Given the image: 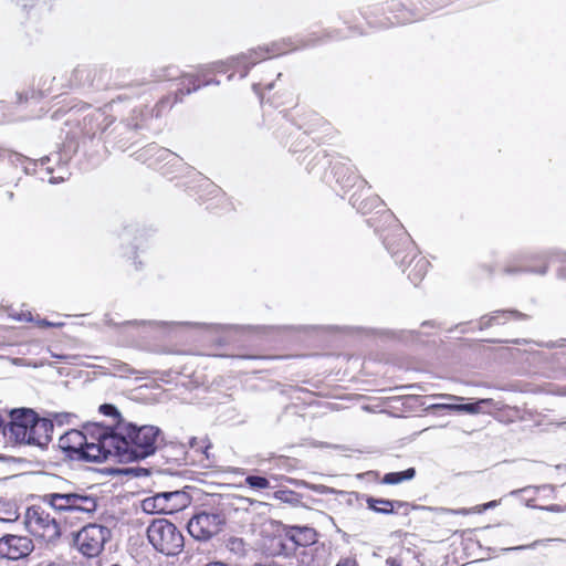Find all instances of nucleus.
I'll use <instances>...</instances> for the list:
<instances>
[{
	"mask_svg": "<svg viewBox=\"0 0 566 566\" xmlns=\"http://www.w3.org/2000/svg\"><path fill=\"white\" fill-rule=\"evenodd\" d=\"M238 357L248 358V359H254V358H258L259 356H255V355H238Z\"/></svg>",
	"mask_w": 566,
	"mask_h": 566,
	"instance_id": "obj_43",
	"label": "nucleus"
},
{
	"mask_svg": "<svg viewBox=\"0 0 566 566\" xmlns=\"http://www.w3.org/2000/svg\"><path fill=\"white\" fill-rule=\"evenodd\" d=\"M353 205L357 207L363 213H366L370 208L377 206L380 202V199L377 196H374L369 198L366 202L365 201H358V197L356 195H353Z\"/></svg>",
	"mask_w": 566,
	"mask_h": 566,
	"instance_id": "obj_29",
	"label": "nucleus"
},
{
	"mask_svg": "<svg viewBox=\"0 0 566 566\" xmlns=\"http://www.w3.org/2000/svg\"><path fill=\"white\" fill-rule=\"evenodd\" d=\"M242 67L235 56L229 57L226 61L212 63L210 66L198 70L196 73H187L180 77L179 88L175 93V103L182 101L184 96L196 92L202 86L211 84H219L214 80L217 74H228V78H232L235 74L241 76Z\"/></svg>",
	"mask_w": 566,
	"mask_h": 566,
	"instance_id": "obj_3",
	"label": "nucleus"
},
{
	"mask_svg": "<svg viewBox=\"0 0 566 566\" xmlns=\"http://www.w3.org/2000/svg\"><path fill=\"white\" fill-rule=\"evenodd\" d=\"M333 174L336 182L343 190L347 191L354 187H367L370 189V186L358 175L355 166L350 163H336L333 166Z\"/></svg>",
	"mask_w": 566,
	"mask_h": 566,
	"instance_id": "obj_14",
	"label": "nucleus"
},
{
	"mask_svg": "<svg viewBox=\"0 0 566 566\" xmlns=\"http://www.w3.org/2000/svg\"><path fill=\"white\" fill-rule=\"evenodd\" d=\"M227 547L238 556H243L245 554V544L241 538H230Z\"/></svg>",
	"mask_w": 566,
	"mask_h": 566,
	"instance_id": "obj_31",
	"label": "nucleus"
},
{
	"mask_svg": "<svg viewBox=\"0 0 566 566\" xmlns=\"http://www.w3.org/2000/svg\"><path fill=\"white\" fill-rule=\"evenodd\" d=\"M103 473L107 475H112L114 478H118L120 481H128L133 479L145 478L150 474L148 469L144 468H125V469H104Z\"/></svg>",
	"mask_w": 566,
	"mask_h": 566,
	"instance_id": "obj_19",
	"label": "nucleus"
},
{
	"mask_svg": "<svg viewBox=\"0 0 566 566\" xmlns=\"http://www.w3.org/2000/svg\"><path fill=\"white\" fill-rule=\"evenodd\" d=\"M551 511H557V507L556 506H552Z\"/></svg>",
	"mask_w": 566,
	"mask_h": 566,
	"instance_id": "obj_47",
	"label": "nucleus"
},
{
	"mask_svg": "<svg viewBox=\"0 0 566 566\" xmlns=\"http://www.w3.org/2000/svg\"><path fill=\"white\" fill-rule=\"evenodd\" d=\"M296 49L297 46L294 45L290 39H282L270 44L259 45L237 55L235 61H239V64L242 67L241 77H244L254 65L263 61L293 52Z\"/></svg>",
	"mask_w": 566,
	"mask_h": 566,
	"instance_id": "obj_5",
	"label": "nucleus"
},
{
	"mask_svg": "<svg viewBox=\"0 0 566 566\" xmlns=\"http://www.w3.org/2000/svg\"><path fill=\"white\" fill-rule=\"evenodd\" d=\"M24 524L33 536L46 543H54L61 535L56 517L50 516L41 506L33 505L27 510Z\"/></svg>",
	"mask_w": 566,
	"mask_h": 566,
	"instance_id": "obj_6",
	"label": "nucleus"
},
{
	"mask_svg": "<svg viewBox=\"0 0 566 566\" xmlns=\"http://www.w3.org/2000/svg\"><path fill=\"white\" fill-rule=\"evenodd\" d=\"M415 469L409 468L401 472H390L384 475L381 482L385 484H398L415 476Z\"/></svg>",
	"mask_w": 566,
	"mask_h": 566,
	"instance_id": "obj_24",
	"label": "nucleus"
},
{
	"mask_svg": "<svg viewBox=\"0 0 566 566\" xmlns=\"http://www.w3.org/2000/svg\"><path fill=\"white\" fill-rule=\"evenodd\" d=\"M496 505H497V502H496V501H491V502H489V503L483 504V506H482V511H485V510H489V509L495 507ZM479 512H481V510H479Z\"/></svg>",
	"mask_w": 566,
	"mask_h": 566,
	"instance_id": "obj_38",
	"label": "nucleus"
},
{
	"mask_svg": "<svg viewBox=\"0 0 566 566\" xmlns=\"http://www.w3.org/2000/svg\"><path fill=\"white\" fill-rule=\"evenodd\" d=\"M163 497L166 500L175 499L177 501V503L174 505V507H171V511L186 507L189 503L188 495L185 492H180V491L163 493Z\"/></svg>",
	"mask_w": 566,
	"mask_h": 566,
	"instance_id": "obj_26",
	"label": "nucleus"
},
{
	"mask_svg": "<svg viewBox=\"0 0 566 566\" xmlns=\"http://www.w3.org/2000/svg\"><path fill=\"white\" fill-rule=\"evenodd\" d=\"M344 22L347 24L348 31L352 34H357V35L366 34L365 29L360 24L356 23V19H355L354 14L346 17Z\"/></svg>",
	"mask_w": 566,
	"mask_h": 566,
	"instance_id": "obj_33",
	"label": "nucleus"
},
{
	"mask_svg": "<svg viewBox=\"0 0 566 566\" xmlns=\"http://www.w3.org/2000/svg\"><path fill=\"white\" fill-rule=\"evenodd\" d=\"M164 441L161 430L155 426H136L119 421L115 426L87 422L73 429V453L83 460H144L155 454Z\"/></svg>",
	"mask_w": 566,
	"mask_h": 566,
	"instance_id": "obj_1",
	"label": "nucleus"
},
{
	"mask_svg": "<svg viewBox=\"0 0 566 566\" xmlns=\"http://www.w3.org/2000/svg\"><path fill=\"white\" fill-rule=\"evenodd\" d=\"M147 538L157 552L167 556L180 554L185 546L181 531L166 518H157L150 523Z\"/></svg>",
	"mask_w": 566,
	"mask_h": 566,
	"instance_id": "obj_4",
	"label": "nucleus"
},
{
	"mask_svg": "<svg viewBox=\"0 0 566 566\" xmlns=\"http://www.w3.org/2000/svg\"><path fill=\"white\" fill-rule=\"evenodd\" d=\"M71 172L65 169L63 174H61V176H54L52 175L51 178H50V181L51 182H60V181H64V180H67L69 177H70Z\"/></svg>",
	"mask_w": 566,
	"mask_h": 566,
	"instance_id": "obj_36",
	"label": "nucleus"
},
{
	"mask_svg": "<svg viewBox=\"0 0 566 566\" xmlns=\"http://www.w3.org/2000/svg\"><path fill=\"white\" fill-rule=\"evenodd\" d=\"M98 411L106 417L116 418L117 419L116 423H118L119 421H124L122 419L119 411L117 410V408L114 405L103 403L99 406Z\"/></svg>",
	"mask_w": 566,
	"mask_h": 566,
	"instance_id": "obj_32",
	"label": "nucleus"
},
{
	"mask_svg": "<svg viewBox=\"0 0 566 566\" xmlns=\"http://www.w3.org/2000/svg\"><path fill=\"white\" fill-rule=\"evenodd\" d=\"M436 9L432 0H390L386 8H369L363 15L370 29H389L415 22Z\"/></svg>",
	"mask_w": 566,
	"mask_h": 566,
	"instance_id": "obj_2",
	"label": "nucleus"
},
{
	"mask_svg": "<svg viewBox=\"0 0 566 566\" xmlns=\"http://www.w3.org/2000/svg\"><path fill=\"white\" fill-rule=\"evenodd\" d=\"M490 401H491L490 399H482V400H480L478 402H473V403L455 405V406H453V409L459 410V411H465L469 413H476L480 411V403H489Z\"/></svg>",
	"mask_w": 566,
	"mask_h": 566,
	"instance_id": "obj_30",
	"label": "nucleus"
},
{
	"mask_svg": "<svg viewBox=\"0 0 566 566\" xmlns=\"http://www.w3.org/2000/svg\"><path fill=\"white\" fill-rule=\"evenodd\" d=\"M52 421L45 418H41L38 415V419L29 431V437H27L23 444L35 446L44 449L52 440Z\"/></svg>",
	"mask_w": 566,
	"mask_h": 566,
	"instance_id": "obj_15",
	"label": "nucleus"
},
{
	"mask_svg": "<svg viewBox=\"0 0 566 566\" xmlns=\"http://www.w3.org/2000/svg\"><path fill=\"white\" fill-rule=\"evenodd\" d=\"M109 535L111 532L107 527L88 524L77 532L73 542L84 556L94 557L102 552Z\"/></svg>",
	"mask_w": 566,
	"mask_h": 566,
	"instance_id": "obj_8",
	"label": "nucleus"
},
{
	"mask_svg": "<svg viewBox=\"0 0 566 566\" xmlns=\"http://www.w3.org/2000/svg\"><path fill=\"white\" fill-rule=\"evenodd\" d=\"M254 566H281V565L275 562H264V563L255 564Z\"/></svg>",
	"mask_w": 566,
	"mask_h": 566,
	"instance_id": "obj_40",
	"label": "nucleus"
},
{
	"mask_svg": "<svg viewBox=\"0 0 566 566\" xmlns=\"http://www.w3.org/2000/svg\"><path fill=\"white\" fill-rule=\"evenodd\" d=\"M336 566H358V564L355 559L345 558L339 560Z\"/></svg>",
	"mask_w": 566,
	"mask_h": 566,
	"instance_id": "obj_37",
	"label": "nucleus"
},
{
	"mask_svg": "<svg viewBox=\"0 0 566 566\" xmlns=\"http://www.w3.org/2000/svg\"><path fill=\"white\" fill-rule=\"evenodd\" d=\"M386 563L388 566H401V564L398 560H396L395 558H388L386 560Z\"/></svg>",
	"mask_w": 566,
	"mask_h": 566,
	"instance_id": "obj_39",
	"label": "nucleus"
},
{
	"mask_svg": "<svg viewBox=\"0 0 566 566\" xmlns=\"http://www.w3.org/2000/svg\"><path fill=\"white\" fill-rule=\"evenodd\" d=\"M448 398L451 399V400H454V401L463 400V398L459 397V396H448Z\"/></svg>",
	"mask_w": 566,
	"mask_h": 566,
	"instance_id": "obj_45",
	"label": "nucleus"
},
{
	"mask_svg": "<svg viewBox=\"0 0 566 566\" xmlns=\"http://www.w3.org/2000/svg\"><path fill=\"white\" fill-rule=\"evenodd\" d=\"M535 545H536V542H534L531 545H521V546L514 547L513 549H527V548L534 547Z\"/></svg>",
	"mask_w": 566,
	"mask_h": 566,
	"instance_id": "obj_41",
	"label": "nucleus"
},
{
	"mask_svg": "<svg viewBox=\"0 0 566 566\" xmlns=\"http://www.w3.org/2000/svg\"><path fill=\"white\" fill-rule=\"evenodd\" d=\"M213 444L208 436H199L193 437L189 441V451L188 454L192 458H198L199 460H209L214 457Z\"/></svg>",
	"mask_w": 566,
	"mask_h": 566,
	"instance_id": "obj_16",
	"label": "nucleus"
},
{
	"mask_svg": "<svg viewBox=\"0 0 566 566\" xmlns=\"http://www.w3.org/2000/svg\"><path fill=\"white\" fill-rule=\"evenodd\" d=\"M367 505L370 510L377 513L389 514L392 513L395 509H400L407 504L401 501L368 497Z\"/></svg>",
	"mask_w": 566,
	"mask_h": 566,
	"instance_id": "obj_20",
	"label": "nucleus"
},
{
	"mask_svg": "<svg viewBox=\"0 0 566 566\" xmlns=\"http://www.w3.org/2000/svg\"><path fill=\"white\" fill-rule=\"evenodd\" d=\"M224 524L219 513L201 512L191 517L187 524L189 534L198 541H208L217 535Z\"/></svg>",
	"mask_w": 566,
	"mask_h": 566,
	"instance_id": "obj_9",
	"label": "nucleus"
},
{
	"mask_svg": "<svg viewBox=\"0 0 566 566\" xmlns=\"http://www.w3.org/2000/svg\"><path fill=\"white\" fill-rule=\"evenodd\" d=\"M245 483L254 490H264L271 488L270 481L266 478L259 475H248L245 478Z\"/></svg>",
	"mask_w": 566,
	"mask_h": 566,
	"instance_id": "obj_27",
	"label": "nucleus"
},
{
	"mask_svg": "<svg viewBox=\"0 0 566 566\" xmlns=\"http://www.w3.org/2000/svg\"><path fill=\"white\" fill-rule=\"evenodd\" d=\"M18 505L13 501L0 500V522L12 523L19 518Z\"/></svg>",
	"mask_w": 566,
	"mask_h": 566,
	"instance_id": "obj_21",
	"label": "nucleus"
},
{
	"mask_svg": "<svg viewBox=\"0 0 566 566\" xmlns=\"http://www.w3.org/2000/svg\"><path fill=\"white\" fill-rule=\"evenodd\" d=\"M525 318L526 315L516 310L495 311L490 316V324H500L507 321H522Z\"/></svg>",
	"mask_w": 566,
	"mask_h": 566,
	"instance_id": "obj_22",
	"label": "nucleus"
},
{
	"mask_svg": "<svg viewBox=\"0 0 566 566\" xmlns=\"http://www.w3.org/2000/svg\"><path fill=\"white\" fill-rule=\"evenodd\" d=\"M163 497V494L157 495L155 497H147L142 502V509L146 513H155L157 511H164L165 507L158 506L157 502L160 501Z\"/></svg>",
	"mask_w": 566,
	"mask_h": 566,
	"instance_id": "obj_28",
	"label": "nucleus"
},
{
	"mask_svg": "<svg viewBox=\"0 0 566 566\" xmlns=\"http://www.w3.org/2000/svg\"><path fill=\"white\" fill-rule=\"evenodd\" d=\"M259 94L261 103H268L275 108L295 103L293 92L277 82L266 85Z\"/></svg>",
	"mask_w": 566,
	"mask_h": 566,
	"instance_id": "obj_13",
	"label": "nucleus"
},
{
	"mask_svg": "<svg viewBox=\"0 0 566 566\" xmlns=\"http://www.w3.org/2000/svg\"><path fill=\"white\" fill-rule=\"evenodd\" d=\"M325 155H321L319 153L311 156V158L308 159V161L306 163V169L308 172H312L315 168V166L321 161L322 158H324Z\"/></svg>",
	"mask_w": 566,
	"mask_h": 566,
	"instance_id": "obj_35",
	"label": "nucleus"
},
{
	"mask_svg": "<svg viewBox=\"0 0 566 566\" xmlns=\"http://www.w3.org/2000/svg\"><path fill=\"white\" fill-rule=\"evenodd\" d=\"M96 506L95 497L73 493V518H82V514L91 515Z\"/></svg>",
	"mask_w": 566,
	"mask_h": 566,
	"instance_id": "obj_18",
	"label": "nucleus"
},
{
	"mask_svg": "<svg viewBox=\"0 0 566 566\" xmlns=\"http://www.w3.org/2000/svg\"><path fill=\"white\" fill-rule=\"evenodd\" d=\"M452 513H455V514H469L471 511L470 510H467V509H461V510H458V511H451Z\"/></svg>",
	"mask_w": 566,
	"mask_h": 566,
	"instance_id": "obj_42",
	"label": "nucleus"
},
{
	"mask_svg": "<svg viewBox=\"0 0 566 566\" xmlns=\"http://www.w3.org/2000/svg\"><path fill=\"white\" fill-rule=\"evenodd\" d=\"M51 505L55 511L62 512L71 509V494H51Z\"/></svg>",
	"mask_w": 566,
	"mask_h": 566,
	"instance_id": "obj_25",
	"label": "nucleus"
},
{
	"mask_svg": "<svg viewBox=\"0 0 566 566\" xmlns=\"http://www.w3.org/2000/svg\"><path fill=\"white\" fill-rule=\"evenodd\" d=\"M36 419L38 413L33 409H12L10 411V421L3 427V436L10 442L23 444Z\"/></svg>",
	"mask_w": 566,
	"mask_h": 566,
	"instance_id": "obj_7",
	"label": "nucleus"
},
{
	"mask_svg": "<svg viewBox=\"0 0 566 566\" xmlns=\"http://www.w3.org/2000/svg\"><path fill=\"white\" fill-rule=\"evenodd\" d=\"M33 548V542L28 536L9 534L0 538V558L18 560L30 555Z\"/></svg>",
	"mask_w": 566,
	"mask_h": 566,
	"instance_id": "obj_11",
	"label": "nucleus"
},
{
	"mask_svg": "<svg viewBox=\"0 0 566 566\" xmlns=\"http://www.w3.org/2000/svg\"><path fill=\"white\" fill-rule=\"evenodd\" d=\"M206 566H228V565H226V564H223L221 562H214V563H209Z\"/></svg>",
	"mask_w": 566,
	"mask_h": 566,
	"instance_id": "obj_44",
	"label": "nucleus"
},
{
	"mask_svg": "<svg viewBox=\"0 0 566 566\" xmlns=\"http://www.w3.org/2000/svg\"><path fill=\"white\" fill-rule=\"evenodd\" d=\"M340 38L339 31L336 29L333 30H321L318 32H313L306 39L304 45H316L318 43L325 42L331 39Z\"/></svg>",
	"mask_w": 566,
	"mask_h": 566,
	"instance_id": "obj_23",
	"label": "nucleus"
},
{
	"mask_svg": "<svg viewBox=\"0 0 566 566\" xmlns=\"http://www.w3.org/2000/svg\"><path fill=\"white\" fill-rule=\"evenodd\" d=\"M405 239L408 249V259L406 264L401 268L403 272H407V276L410 282L418 285L427 275L430 263L423 255H421L413 240Z\"/></svg>",
	"mask_w": 566,
	"mask_h": 566,
	"instance_id": "obj_10",
	"label": "nucleus"
},
{
	"mask_svg": "<svg viewBox=\"0 0 566 566\" xmlns=\"http://www.w3.org/2000/svg\"><path fill=\"white\" fill-rule=\"evenodd\" d=\"M405 238L412 240L407 232L399 228L389 230L384 237V244L386 249L399 266H403L408 259V249Z\"/></svg>",
	"mask_w": 566,
	"mask_h": 566,
	"instance_id": "obj_12",
	"label": "nucleus"
},
{
	"mask_svg": "<svg viewBox=\"0 0 566 566\" xmlns=\"http://www.w3.org/2000/svg\"><path fill=\"white\" fill-rule=\"evenodd\" d=\"M285 535L295 546H307L316 542V532L312 527L292 526Z\"/></svg>",
	"mask_w": 566,
	"mask_h": 566,
	"instance_id": "obj_17",
	"label": "nucleus"
},
{
	"mask_svg": "<svg viewBox=\"0 0 566 566\" xmlns=\"http://www.w3.org/2000/svg\"><path fill=\"white\" fill-rule=\"evenodd\" d=\"M59 448L66 452V457H71V437L69 432L63 433L59 439Z\"/></svg>",
	"mask_w": 566,
	"mask_h": 566,
	"instance_id": "obj_34",
	"label": "nucleus"
},
{
	"mask_svg": "<svg viewBox=\"0 0 566 566\" xmlns=\"http://www.w3.org/2000/svg\"><path fill=\"white\" fill-rule=\"evenodd\" d=\"M280 554L289 555V551L286 548V545L282 544V551L280 552Z\"/></svg>",
	"mask_w": 566,
	"mask_h": 566,
	"instance_id": "obj_46",
	"label": "nucleus"
}]
</instances>
